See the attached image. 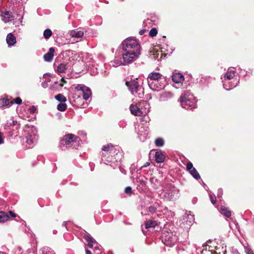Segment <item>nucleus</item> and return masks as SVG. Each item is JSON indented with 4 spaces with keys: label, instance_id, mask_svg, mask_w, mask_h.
Wrapping results in <instances>:
<instances>
[{
    "label": "nucleus",
    "instance_id": "24",
    "mask_svg": "<svg viewBox=\"0 0 254 254\" xmlns=\"http://www.w3.org/2000/svg\"><path fill=\"white\" fill-rule=\"evenodd\" d=\"M68 66L66 63H61L58 66L57 71L60 73H64L65 72Z\"/></svg>",
    "mask_w": 254,
    "mask_h": 254
},
{
    "label": "nucleus",
    "instance_id": "6",
    "mask_svg": "<svg viewBox=\"0 0 254 254\" xmlns=\"http://www.w3.org/2000/svg\"><path fill=\"white\" fill-rule=\"evenodd\" d=\"M137 79V78H136L129 81H126L125 84L132 93V94L141 98L144 95V88L139 86V84L136 80Z\"/></svg>",
    "mask_w": 254,
    "mask_h": 254
},
{
    "label": "nucleus",
    "instance_id": "4",
    "mask_svg": "<svg viewBox=\"0 0 254 254\" xmlns=\"http://www.w3.org/2000/svg\"><path fill=\"white\" fill-rule=\"evenodd\" d=\"M91 95V91L88 87L83 85H78L75 89L72 98L75 102L76 99H81V98L87 100Z\"/></svg>",
    "mask_w": 254,
    "mask_h": 254
},
{
    "label": "nucleus",
    "instance_id": "14",
    "mask_svg": "<svg viewBox=\"0 0 254 254\" xmlns=\"http://www.w3.org/2000/svg\"><path fill=\"white\" fill-rule=\"evenodd\" d=\"M130 110L131 114L136 116H140L143 114L141 110L136 105L131 104L130 106Z\"/></svg>",
    "mask_w": 254,
    "mask_h": 254
},
{
    "label": "nucleus",
    "instance_id": "48",
    "mask_svg": "<svg viewBox=\"0 0 254 254\" xmlns=\"http://www.w3.org/2000/svg\"><path fill=\"white\" fill-rule=\"evenodd\" d=\"M63 226H64V227H66V223L64 224H63Z\"/></svg>",
    "mask_w": 254,
    "mask_h": 254
},
{
    "label": "nucleus",
    "instance_id": "7",
    "mask_svg": "<svg viewBox=\"0 0 254 254\" xmlns=\"http://www.w3.org/2000/svg\"><path fill=\"white\" fill-rule=\"evenodd\" d=\"M162 242L167 246L172 247L174 245L177 240L175 236L172 233H168V234H164L162 235Z\"/></svg>",
    "mask_w": 254,
    "mask_h": 254
},
{
    "label": "nucleus",
    "instance_id": "49",
    "mask_svg": "<svg viewBox=\"0 0 254 254\" xmlns=\"http://www.w3.org/2000/svg\"><path fill=\"white\" fill-rule=\"evenodd\" d=\"M238 223H236V226L237 227Z\"/></svg>",
    "mask_w": 254,
    "mask_h": 254
},
{
    "label": "nucleus",
    "instance_id": "22",
    "mask_svg": "<svg viewBox=\"0 0 254 254\" xmlns=\"http://www.w3.org/2000/svg\"><path fill=\"white\" fill-rule=\"evenodd\" d=\"M220 212L222 215L227 217H230L231 216V211L229 210L228 208L225 207V206L221 207Z\"/></svg>",
    "mask_w": 254,
    "mask_h": 254
},
{
    "label": "nucleus",
    "instance_id": "29",
    "mask_svg": "<svg viewBox=\"0 0 254 254\" xmlns=\"http://www.w3.org/2000/svg\"><path fill=\"white\" fill-rule=\"evenodd\" d=\"M52 35V31L50 29H46L43 33V35L46 39H48Z\"/></svg>",
    "mask_w": 254,
    "mask_h": 254
},
{
    "label": "nucleus",
    "instance_id": "2",
    "mask_svg": "<svg viewBox=\"0 0 254 254\" xmlns=\"http://www.w3.org/2000/svg\"><path fill=\"white\" fill-rule=\"evenodd\" d=\"M80 140L78 136L72 133H68L64 136L61 141L60 147L62 150H65L67 148L78 145Z\"/></svg>",
    "mask_w": 254,
    "mask_h": 254
},
{
    "label": "nucleus",
    "instance_id": "17",
    "mask_svg": "<svg viewBox=\"0 0 254 254\" xmlns=\"http://www.w3.org/2000/svg\"><path fill=\"white\" fill-rule=\"evenodd\" d=\"M155 161L157 163H162L164 161L165 159V155L161 151H157L155 154Z\"/></svg>",
    "mask_w": 254,
    "mask_h": 254
},
{
    "label": "nucleus",
    "instance_id": "11",
    "mask_svg": "<svg viewBox=\"0 0 254 254\" xmlns=\"http://www.w3.org/2000/svg\"><path fill=\"white\" fill-rule=\"evenodd\" d=\"M1 19L5 23L9 22L13 20L12 13L9 11H5L0 14Z\"/></svg>",
    "mask_w": 254,
    "mask_h": 254
},
{
    "label": "nucleus",
    "instance_id": "33",
    "mask_svg": "<svg viewBox=\"0 0 254 254\" xmlns=\"http://www.w3.org/2000/svg\"><path fill=\"white\" fill-rule=\"evenodd\" d=\"M125 192L127 194H130L132 192V188L130 187H127L125 189Z\"/></svg>",
    "mask_w": 254,
    "mask_h": 254
},
{
    "label": "nucleus",
    "instance_id": "40",
    "mask_svg": "<svg viewBox=\"0 0 254 254\" xmlns=\"http://www.w3.org/2000/svg\"><path fill=\"white\" fill-rule=\"evenodd\" d=\"M61 83L60 84V86L61 87H63L65 83L66 82L65 80L64 79V78H62L61 79Z\"/></svg>",
    "mask_w": 254,
    "mask_h": 254
},
{
    "label": "nucleus",
    "instance_id": "39",
    "mask_svg": "<svg viewBox=\"0 0 254 254\" xmlns=\"http://www.w3.org/2000/svg\"><path fill=\"white\" fill-rule=\"evenodd\" d=\"M155 210H156V208L154 207L150 206L148 208V211H149L151 213L155 212Z\"/></svg>",
    "mask_w": 254,
    "mask_h": 254
},
{
    "label": "nucleus",
    "instance_id": "38",
    "mask_svg": "<svg viewBox=\"0 0 254 254\" xmlns=\"http://www.w3.org/2000/svg\"><path fill=\"white\" fill-rule=\"evenodd\" d=\"M7 213H8L9 217L11 216L12 217H16L17 216L16 214L12 211H8Z\"/></svg>",
    "mask_w": 254,
    "mask_h": 254
},
{
    "label": "nucleus",
    "instance_id": "46",
    "mask_svg": "<svg viewBox=\"0 0 254 254\" xmlns=\"http://www.w3.org/2000/svg\"><path fill=\"white\" fill-rule=\"evenodd\" d=\"M147 222H151V223H152V222H155V221H152V220H150V221H147Z\"/></svg>",
    "mask_w": 254,
    "mask_h": 254
},
{
    "label": "nucleus",
    "instance_id": "10",
    "mask_svg": "<svg viewBox=\"0 0 254 254\" xmlns=\"http://www.w3.org/2000/svg\"><path fill=\"white\" fill-rule=\"evenodd\" d=\"M157 225V223H144L141 226L142 231L144 234H147L148 232H151Z\"/></svg>",
    "mask_w": 254,
    "mask_h": 254
},
{
    "label": "nucleus",
    "instance_id": "8",
    "mask_svg": "<svg viewBox=\"0 0 254 254\" xmlns=\"http://www.w3.org/2000/svg\"><path fill=\"white\" fill-rule=\"evenodd\" d=\"M159 80L160 81H165L164 77L160 73L152 72L149 74L147 77V83L154 81L155 80Z\"/></svg>",
    "mask_w": 254,
    "mask_h": 254
},
{
    "label": "nucleus",
    "instance_id": "23",
    "mask_svg": "<svg viewBox=\"0 0 254 254\" xmlns=\"http://www.w3.org/2000/svg\"><path fill=\"white\" fill-rule=\"evenodd\" d=\"M9 218L7 212L0 211V222H5Z\"/></svg>",
    "mask_w": 254,
    "mask_h": 254
},
{
    "label": "nucleus",
    "instance_id": "42",
    "mask_svg": "<svg viewBox=\"0 0 254 254\" xmlns=\"http://www.w3.org/2000/svg\"><path fill=\"white\" fill-rule=\"evenodd\" d=\"M3 142V139L2 138V134L1 132H0V144Z\"/></svg>",
    "mask_w": 254,
    "mask_h": 254
},
{
    "label": "nucleus",
    "instance_id": "30",
    "mask_svg": "<svg viewBox=\"0 0 254 254\" xmlns=\"http://www.w3.org/2000/svg\"><path fill=\"white\" fill-rule=\"evenodd\" d=\"M158 31L156 28H152L149 31V35L151 37L156 36L157 34Z\"/></svg>",
    "mask_w": 254,
    "mask_h": 254
},
{
    "label": "nucleus",
    "instance_id": "32",
    "mask_svg": "<svg viewBox=\"0 0 254 254\" xmlns=\"http://www.w3.org/2000/svg\"><path fill=\"white\" fill-rule=\"evenodd\" d=\"M12 101L13 102V103H15L18 105H20L22 103V100L20 97L16 98Z\"/></svg>",
    "mask_w": 254,
    "mask_h": 254
},
{
    "label": "nucleus",
    "instance_id": "16",
    "mask_svg": "<svg viewBox=\"0 0 254 254\" xmlns=\"http://www.w3.org/2000/svg\"><path fill=\"white\" fill-rule=\"evenodd\" d=\"M184 80V76L180 73H175L172 75V80L176 83H179Z\"/></svg>",
    "mask_w": 254,
    "mask_h": 254
},
{
    "label": "nucleus",
    "instance_id": "12",
    "mask_svg": "<svg viewBox=\"0 0 254 254\" xmlns=\"http://www.w3.org/2000/svg\"><path fill=\"white\" fill-rule=\"evenodd\" d=\"M55 51V50L54 48H50L48 52L44 55L43 58L45 61L48 62H51L53 59Z\"/></svg>",
    "mask_w": 254,
    "mask_h": 254
},
{
    "label": "nucleus",
    "instance_id": "34",
    "mask_svg": "<svg viewBox=\"0 0 254 254\" xmlns=\"http://www.w3.org/2000/svg\"><path fill=\"white\" fill-rule=\"evenodd\" d=\"M194 168L192 164L190 162H189L187 164V170L189 171Z\"/></svg>",
    "mask_w": 254,
    "mask_h": 254
},
{
    "label": "nucleus",
    "instance_id": "9",
    "mask_svg": "<svg viewBox=\"0 0 254 254\" xmlns=\"http://www.w3.org/2000/svg\"><path fill=\"white\" fill-rule=\"evenodd\" d=\"M165 82V81H160L157 79L154 81L149 82L148 84L152 90H159L163 88Z\"/></svg>",
    "mask_w": 254,
    "mask_h": 254
},
{
    "label": "nucleus",
    "instance_id": "31",
    "mask_svg": "<svg viewBox=\"0 0 254 254\" xmlns=\"http://www.w3.org/2000/svg\"><path fill=\"white\" fill-rule=\"evenodd\" d=\"M188 219L186 220L187 222L191 223L192 222H193L194 221V218L193 217V216L192 215H187Z\"/></svg>",
    "mask_w": 254,
    "mask_h": 254
},
{
    "label": "nucleus",
    "instance_id": "15",
    "mask_svg": "<svg viewBox=\"0 0 254 254\" xmlns=\"http://www.w3.org/2000/svg\"><path fill=\"white\" fill-rule=\"evenodd\" d=\"M84 239L88 243V246L91 248L93 245L96 244V241L93 239V238L88 233L86 234L84 236Z\"/></svg>",
    "mask_w": 254,
    "mask_h": 254
},
{
    "label": "nucleus",
    "instance_id": "13",
    "mask_svg": "<svg viewBox=\"0 0 254 254\" xmlns=\"http://www.w3.org/2000/svg\"><path fill=\"white\" fill-rule=\"evenodd\" d=\"M26 143L29 145L28 148H32L37 139V137L34 134H29L26 137Z\"/></svg>",
    "mask_w": 254,
    "mask_h": 254
},
{
    "label": "nucleus",
    "instance_id": "41",
    "mask_svg": "<svg viewBox=\"0 0 254 254\" xmlns=\"http://www.w3.org/2000/svg\"><path fill=\"white\" fill-rule=\"evenodd\" d=\"M48 248H44L42 250V254H47V252L48 251Z\"/></svg>",
    "mask_w": 254,
    "mask_h": 254
},
{
    "label": "nucleus",
    "instance_id": "25",
    "mask_svg": "<svg viewBox=\"0 0 254 254\" xmlns=\"http://www.w3.org/2000/svg\"><path fill=\"white\" fill-rule=\"evenodd\" d=\"M191 175L195 179L198 180L200 178V176L195 168L189 171Z\"/></svg>",
    "mask_w": 254,
    "mask_h": 254
},
{
    "label": "nucleus",
    "instance_id": "18",
    "mask_svg": "<svg viewBox=\"0 0 254 254\" xmlns=\"http://www.w3.org/2000/svg\"><path fill=\"white\" fill-rule=\"evenodd\" d=\"M6 42L9 46H13L16 43V38L12 34L9 33L6 37Z\"/></svg>",
    "mask_w": 254,
    "mask_h": 254
},
{
    "label": "nucleus",
    "instance_id": "36",
    "mask_svg": "<svg viewBox=\"0 0 254 254\" xmlns=\"http://www.w3.org/2000/svg\"><path fill=\"white\" fill-rule=\"evenodd\" d=\"M245 250L246 254H254L252 250L249 247H245Z\"/></svg>",
    "mask_w": 254,
    "mask_h": 254
},
{
    "label": "nucleus",
    "instance_id": "43",
    "mask_svg": "<svg viewBox=\"0 0 254 254\" xmlns=\"http://www.w3.org/2000/svg\"><path fill=\"white\" fill-rule=\"evenodd\" d=\"M146 32V30L145 29H142L141 30L139 33L140 35H142L144 34V33Z\"/></svg>",
    "mask_w": 254,
    "mask_h": 254
},
{
    "label": "nucleus",
    "instance_id": "35",
    "mask_svg": "<svg viewBox=\"0 0 254 254\" xmlns=\"http://www.w3.org/2000/svg\"><path fill=\"white\" fill-rule=\"evenodd\" d=\"M210 199L211 202L213 204H215L216 202V198L215 195H210Z\"/></svg>",
    "mask_w": 254,
    "mask_h": 254
},
{
    "label": "nucleus",
    "instance_id": "3",
    "mask_svg": "<svg viewBox=\"0 0 254 254\" xmlns=\"http://www.w3.org/2000/svg\"><path fill=\"white\" fill-rule=\"evenodd\" d=\"M182 106L186 109H191L195 107L194 97L190 91L183 93L179 98Z\"/></svg>",
    "mask_w": 254,
    "mask_h": 254
},
{
    "label": "nucleus",
    "instance_id": "21",
    "mask_svg": "<svg viewBox=\"0 0 254 254\" xmlns=\"http://www.w3.org/2000/svg\"><path fill=\"white\" fill-rule=\"evenodd\" d=\"M13 104V101H9V99L6 98H2L0 100V107L11 106Z\"/></svg>",
    "mask_w": 254,
    "mask_h": 254
},
{
    "label": "nucleus",
    "instance_id": "37",
    "mask_svg": "<svg viewBox=\"0 0 254 254\" xmlns=\"http://www.w3.org/2000/svg\"><path fill=\"white\" fill-rule=\"evenodd\" d=\"M29 111L31 114H34L37 111V109L34 106H32L30 108Z\"/></svg>",
    "mask_w": 254,
    "mask_h": 254
},
{
    "label": "nucleus",
    "instance_id": "28",
    "mask_svg": "<svg viewBox=\"0 0 254 254\" xmlns=\"http://www.w3.org/2000/svg\"><path fill=\"white\" fill-rule=\"evenodd\" d=\"M155 144L157 146H162L164 144V140L162 138L158 137L155 140Z\"/></svg>",
    "mask_w": 254,
    "mask_h": 254
},
{
    "label": "nucleus",
    "instance_id": "47",
    "mask_svg": "<svg viewBox=\"0 0 254 254\" xmlns=\"http://www.w3.org/2000/svg\"><path fill=\"white\" fill-rule=\"evenodd\" d=\"M0 254H6L5 253L0 252Z\"/></svg>",
    "mask_w": 254,
    "mask_h": 254
},
{
    "label": "nucleus",
    "instance_id": "26",
    "mask_svg": "<svg viewBox=\"0 0 254 254\" xmlns=\"http://www.w3.org/2000/svg\"><path fill=\"white\" fill-rule=\"evenodd\" d=\"M55 99L61 103L65 102L66 101V97L62 94H58L55 96Z\"/></svg>",
    "mask_w": 254,
    "mask_h": 254
},
{
    "label": "nucleus",
    "instance_id": "1",
    "mask_svg": "<svg viewBox=\"0 0 254 254\" xmlns=\"http://www.w3.org/2000/svg\"><path fill=\"white\" fill-rule=\"evenodd\" d=\"M123 59L125 64L135 61L140 54L141 47L138 41L134 38H128L122 42Z\"/></svg>",
    "mask_w": 254,
    "mask_h": 254
},
{
    "label": "nucleus",
    "instance_id": "20",
    "mask_svg": "<svg viewBox=\"0 0 254 254\" xmlns=\"http://www.w3.org/2000/svg\"><path fill=\"white\" fill-rule=\"evenodd\" d=\"M235 75V71L232 69L229 68L224 76V79L230 80L233 79Z\"/></svg>",
    "mask_w": 254,
    "mask_h": 254
},
{
    "label": "nucleus",
    "instance_id": "45",
    "mask_svg": "<svg viewBox=\"0 0 254 254\" xmlns=\"http://www.w3.org/2000/svg\"><path fill=\"white\" fill-rule=\"evenodd\" d=\"M86 254H92V253L89 250H86Z\"/></svg>",
    "mask_w": 254,
    "mask_h": 254
},
{
    "label": "nucleus",
    "instance_id": "27",
    "mask_svg": "<svg viewBox=\"0 0 254 254\" xmlns=\"http://www.w3.org/2000/svg\"><path fill=\"white\" fill-rule=\"evenodd\" d=\"M67 109V105L64 102L61 103L57 106V109L61 112H64Z\"/></svg>",
    "mask_w": 254,
    "mask_h": 254
},
{
    "label": "nucleus",
    "instance_id": "19",
    "mask_svg": "<svg viewBox=\"0 0 254 254\" xmlns=\"http://www.w3.org/2000/svg\"><path fill=\"white\" fill-rule=\"evenodd\" d=\"M83 32L77 29L73 30L70 31V35L72 37L81 38L83 36Z\"/></svg>",
    "mask_w": 254,
    "mask_h": 254
},
{
    "label": "nucleus",
    "instance_id": "5",
    "mask_svg": "<svg viewBox=\"0 0 254 254\" xmlns=\"http://www.w3.org/2000/svg\"><path fill=\"white\" fill-rule=\"evenodd\" d=\"M118 151L111 144L103 146L102 148L101 158L103 161L110 162L112 158L117 154Z\"/></svg>",
    "mask_w": 254,
    "mask_h": 254
},
{
    "label": "nucleus",
    "instance_id": "44",
    "mask_svg": "<svg viewBox=\"0 0 254 254\" xmlns=\"http://www.w3.org/2000/svg\"><path fill=\"white\" fill-rule=\"evenodd\" d=\"M150 165V163L149 162H146L144 165L143 166H142L143 167H148L149 165Z\"/></svg>",
    "mask_w": 254,
    "mask_h": 254
}]
</instances>
